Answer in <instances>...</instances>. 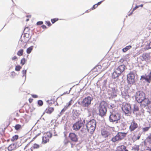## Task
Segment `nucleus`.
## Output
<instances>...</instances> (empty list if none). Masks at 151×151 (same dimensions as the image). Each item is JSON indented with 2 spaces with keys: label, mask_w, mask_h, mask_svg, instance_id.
<instances>
[{
  "label": "nucleus",
  "mask_w": 151,
  "mask_h": 151,
  "mask_svg": "<svg viewBox=\"0 0 151 151\" xmlns=\"http://www.w3.org/2000/svg\"><path fill=\"white\" fill-rule=\"evenodd\" d=\"M121 118V114L116 111H113L109 116V121L111 122L118 123Z\"/></svg>",
  "instance_id": "f257e3e1"
},
{
  "label": "nucleus",
  "mask_w": 151,
  "mask_h": 151,
  "mask_svg": "<svg viewBox=\"0 0 151 151\" xmlns=\"http://www.w3.org/2000/svg\"><path fill=\"white\" fill-rule=\"evenodd\" d=\"M143 100L139 103L140 104V106L143 108L147 106L148 108L151 111V101H150L148 98L146 97Z\"/></svg>",
  "instance_id": "f03ea898"
},
{
  "label": "nucleus",
  "mask_w": 151,
  "mask_h": 151,
  "mask_svg": "<svg viewBox=\"0 0 151 151\" xmlns=\"http://www.w3.org/2000/svg\"><path fill=\"white\" fill-rule=\"evenodd\" d=\"M127 134V133L119 132L115 137L112 138L111 140L113 142L120 141L126 137Z\"/></svg>",
  "instance_id": "7ed1b4c3"
},
{
  "label": "nucleus",
  "mask_w": 151,
  "mask_h": 151,
  "mask_svg": "<svg viewBox=\"0 0 151 151\" xmlns=\"http://www.w3.org/2000/svg\"><path fill=\"white\" fill-rule=\"evenodd\" d=\"M140 80H145L146 82L150 83L151 81V70H148L147 73L145 75L141 76Z\"/></svg>",
  "instance_id": "20e7f679"
},
{
  "label": "nucleus",
  "mask_w": 151,
  "mask_h": 151,
  "mask_svg": "<svg viewBox=\"0 0 151 151\" xmlns=\"http://www.w3.org/2000/svg\"><path fill=\"white\" fill-rule=\"evenodd\" d=\"M135 75L133 72H130L127 75V80L128 83L130 84L135 83Z\"/></svg>",
  "instance_id": "39448f33"
},
{
  "label": "nucleus",
  "mask_w": 151,
  "mask_h": 151,
  "mask_svg": "<svg viewBox=\"0 0 151 151\" xmlns=\"http://www.w3.org/2000/svg\"><path fill=\"white\" fill-rule=\"evenodd\" d=\"M146 97L145 93L143 91H137L135 94V99L137 102L139 103L141 101L144 99Z\"/></svg>",
  "instance_id": "423d86ee"
},
{
  "label": "nucleus",
  "mask_w": 151,
  "mask_h": 151,
  "mask_svg": "<svg viewBox=\"0 0 151 151\" xmlns=\"http://www.w3.org/2000/svg\"><path fill=\"white\" fill-rule=\"evenodd\" d=\"M122 109L125 114H131V106L129 104H125L122 106Z\"/></svg>",
  "instance_id": "0eeeda50"
},
{
  "label": "nucleus",
  "mask_w": 151,
  "mask_h": 151,
  "mask_svg": "<svg viewBox=\"0 0 151 151\" xmlns=\"http://www.w3.org/2000/svg\"><path fill=\"white\" fill-rule=\"evenodd\" d=\"M93 121V119L90 120L87 124L86 126L88 131L91 134H93L94 131V123Z\"/></svg>",
  "instance_id": "6e6552de"
},
{
  "label": "nucleus",
  "mask_w": 151,
  "mask_h": 151,
  "mask_svg": "<svg viewBox=\"0 0 151 151\" xmlns=\"http://www.w3.org/2000/svg\"><path fill=\"white\" fill-rule=\"evenodd\" d=\"M92 99H93L90 96L85 98L81 102L82 106L84 107H88L91 104V101Z\"/></svg>",
  "instance_id": "1a4fd4ad"
},
{
  "label": "nucleus",
  "mask_w": 151,
  "mask_h": 151,
  "mask_svg": "<svg viewBox=\"0 0 151 151\" xmlns=\"http://www.w3.org/2000/svg\"><path fill=\"white\" fill-rule=\"evenodd\" d=\"M101 133L102 136L106 138L111 135V132L109 129L104 127L101 129Z\"/></svg>",
  "instance_id": "9d476101"
},
{
  "label": "nucleus",
  "mask_w": 151,
  "mask_h": 151,
  "mask_svg": "<svg viewBox=\"0 0 151 151\" xmlns=\"http://www.w3.org/2000/svg\"><path fill=\"white\" fill-rule=\"evenodd\" d=\"M52 136V133L50 132H47L46 135L42 137V143L44 144L49 142L50 139L51 138Z\"/></svg>",
  "instance_id": "9b49d317"
},
{
  "label": "nucleus",
  "mask_w": 151,
  "mask_h": 151,
  "mask_svg": "<svg viewBox=\"0 0 151 151\" xmlns=\"http://www.w3.org/2000/svg\"><path fill=\"white\" fill-rule=\"evenodd\" d=\"M83 124L81 121L76 122L73 125V129L77 131L79 129L83 126Z\"/></svg>",
  "instance_id": "f8f14e48"
},
{
  "label": "nucleus",
  "mask_w": 151,
  "mask_h": 151,
  "mask_svg": "<svg viewBox=\"0 0 151 151\" xmlns=\"http://www.w3.org/2000/svg\"><path fill=\"white\" fill-rule=\"evenodd\" d=\"M138 127L137 124L134 120L131 122L129 127V130L130 132L134 130Z\"/></svg>",
  "instance_id": "ddd939ff"
},
{
  "label": "nucleus",
  "mask_w": 151,
  "mask_h": 151,
  "mask_svg": "<svg viewBox=\"0 0 151 151\" xmlns=\"http://www.w3.org/2000/svg\"><path fill=\"white\" fill-rule=\"evenodd\" d=\"M117 89L114 88H111L109 91V94L112 98L116 97L117 95Z\"/></svg>",
  "instance_id": "4468645a"
},
{
  "label": "nucleus",
  "mask_w": 151,
  "mask_h": 151,
  "mask_svg": "<svg viewBox=\"0 0 151 151\" xmlns=\"http://www.w3.org/2000/svg\"><path fill=\"white\" fill-rule=\"evenodd\" d=\"M68 137L73 142H76L78 141V136L74 133H70Z\"/></svg>",
  "instance_id": "2eb2a0df"
},
{
  "label": "nucleus",
  "mask_w": 151,
  "mask_h": 151,
  "mask_svg": "<svg viewBox=\"0 0 151 151\" xmlns=\"http://www.w3.org/2000/svg\"><path fill=\"white\" fill-rule=\"evenodd\" d=\"M141 136V134L139 133H137L134 132L133 133V135L132 137V139L134 142H135L139 139L140 137Z\"/></svg>",
  "instance_id": "dca6fc26"
},
{
  "label": "nucleus",
  "mask_w": 151,
  "mask_h": 151,
  "mask_svg": "<svg viewBox=\"0 0 151 151\" xmlns=\"http://www.w3.org/2000/svg\"><path fill=\"white\" fill-rule=\"evenodd\" d=\"M125 66L124 65H122L119 66L116 70L120 74L124 71L125 70Z\"/></svg>",
  "instance_id": "f3484780"
},
{
  "label": "nucleus",
  "mask_w": 151,
  "mask_h": 151,
  "mask_svg": "<svg viewBox=\"0 0 151 151\" xmlns=\"http://www.w3.org/2000/svg\"><path fill=\"white\" fill-rule=\"evenodd\" d=\"M107 106V104L106 102L104 101H102L100 104L99 108L106 109V107Z\"/></svg>",
  "instance_id": "a211bd4d"
},
{
  "label": "nucleus",
  "mask_w": 151,
  "mask_h": 151,
  "mask_svg": "<svg viewBox=\"0 0 151 151\" xmlns=\"http://www.w3.org/2000/svg\"><path fill=\"white\" fill-rule=\"evenodd\" d=\"M54 109L53 107L48 106L46 109L45 112L47 114H50L54 111Z\"/></svg>",
  "instance_id": "6ab92c4d"
},
{
  "label": "nucleus",
  "mask_w": 151,
  "mask_h": 151,
  "mask_svg": "<svg viewBox=\"0 0 151 151\" xmlns=\"http://www.w3.org/2000/svg\"><path fill=\"white\" fill-rule=\"evenodd\" d=\"M116 151H128L126 147L124 145L119 146L117 148Z\"/></svg>",
  "instance_id": "aec40b11"
},
{
  "label": "nucleus",
  "mask_w": 151,
  "mask_h": 151,
  "mask_svg": "<svg viewBox=\"0 0 151 151\" xmlns=\"http://www.w3.org/2000/svg\"><path fill=\"white\" fill-rule=\"evenodd\" d=\"M106 111V109L99 108V114L101 116H103L105 115Z\"/></svg>",
  "instance_id": "412c9836"
},
{
  "label": "nucleus",
  "mask_w": 151,
  "mask_h": 151,
  "mask_svg": "<svg viewBox=\"0 0 151 151\" xmlns=\"http://www.w3.org/2000/svg\"><path fill=\"white\" fill-rule=\"evenodd\" d=\"M120 74L117 71L115 70V71L113 72L112 76V77L114 79H115L118 78L120 75Z\"/></svg>",
  "instance_id": "4be33fe9"
},
{
  "label": "nucleus",
  "mask_w": 151,
  "mask_h": 151,
  "mask_svg": "<svg viewBox=\"0 0 151 151\" xmlns=\"http://www.w3.org/2000/svg\"><path fill=\"white\" fill-rule=\"evenodd\" d=\"M54 97L55 96H54L53 98L52 97L50 100L47 101V103L50 105V106L55 103V98Z\"/></svg>",
  "instance_id": "5701e85b"
},
{
  "label": "nucleus",
  "mask_w": 151,
  "mask_h": 151,
  "mask_svg": "<svg viewBox=\"0 0 151 151\" xmlns=\"http://www.w3.org/2000/svg\"><path fill=\"white\" fill-rule=\"evenodd\" d=\"M16 148V145L14 144H11L8 147V150L10 151L14 150Z\"/></svg>",
  "instance_id": "b1692460"
},
{
  "label": "nucleus",
  "mask_w": 151,
  "mask_h": 151,
  "mask_svg": "<svg viewBox=\"0 0 151 151\" xmlns=\"http://www.w3.org/2000/svg\"><path fill=\"white\" fill-rule=\"evenodd\" d=\"M101 66L100 65H98L95 67V72H100L101 69Z\"/></svg>",
  "instance_id": "393cba45"
},
{
  "label": "nucleus",
  "mask_w": 151,
  "mask_h": 151,
  "mask_svg": "<svg viewBox=\"0 0 151 151\" xmlns=\"http://www.w3.org/2000/svg\"><path fill=\"white\" fill-rule=\"evenodd\" d=\"M139 107L138 106L137 104H134L133 112L134 113L135 112L139 111Z\"/></svg>",
  "instance_id": "a878e982"
},
{
  "label": "nucleus",
  "mask_w": 151,
  "mask_h": 151,
  "mask_svg": "<svg viewBox=\"0 0 151 151\" xmlns=\"http://www.w3.org/2000/svg\"><path fill=\"white\" fill-rule=\"evenodd\" d=\"M19 138V136L17 135H15L12 137L11 139V141L12 142H14L17 140Z\"/></svg>",
  "instance_id": "bb28decb"
},
{
  "label": "nucleus",
  "mask_w": 151,
  "mask_h": 151,
  "mask_svg": "<svg viewBox=\"0 0 151 151\" xmlns=\"http://www.w3.org/2000/svg\"><path fill=\"white\" fill-rule=\"evenodd\" d=\"M131 48L132 46L130 45L127 46L125 48L123 49L122 51L124 52H125Z\"/></svg>",
  "instance_id": "cd10ccee"
},
{
  "label": "nucleus",
  "mask_w": 151,
  "mask_h": 151,
  "mask_svg": "<svg viewBox=\"0 0 151 151\" xmlns=\"http://www.w3.org/2000/svg\"><path fill=\"white\" fill-rule=\"evenodd\" d=\"M23 50L22 49H21L17 52V55L19 56H22L23 55Z\"/></svg>",
  "instance_id": "c85d7f7f"
},
{
  "label": "nucleus",
  "mask_w": 151,
  "mask_h": 151,
  "mask_svg": "<svg viewBox=\"0 0 151 151\" xmlns=\"http://www.w3.org/2000/svg\"><path fill=\"white\" fill-rule=\"evenodd\" d=\"M109 65V63L107 62H105L102 64V67L104 68H107Z\"/></svg>",
  "instance_id": "c756f323"
},
{
  "label": "nucleus",
  "mask_w": 151,
  "mask_h": 151,
  "mask_svg": "<svg viewBox=\"0 0 151 151\" xmlns=\"http://www.w3.org/2000/svg\"><path fill=\"white\" fill-rule=\"evenodd\" d=\"M33 46H31L28 48L27 50V52L28 54H29L33 49Z\"/></svg>",
  "instance_id": "7c9ffc66"
},
{
  "label": "nucleus",
  "mask_w": 151,
  "mask_h": 151,
  "mask_svg": "<svg viewBox=\"0 0 151 151\" xmlns=\"http://www.w3.org/2000/svg\"><path fill=\"white\" fill-rule=\"evenodd\" d=\"M15 129L17 130H18L22 128V126L19 124H16L14 127Z\"/></svg>",
  "instance_id": "2f4dec72"
},
{
  "label": "nucleus",
  "mask_w": 151,
  "mask_h": 151,
  "mask_svg": "<svg viewBox=\"0 0 151 151\" xmlns=\"http://www.w3.org/2000/svg\"><path fill=\"white\" fill-rule=\"evenodd\" d=\"M32 148L33 149H38L40 147V145L36 143H35L33 144Z\"/></svg>",
  "instance_id": "473e14b6"
},
{
  "label": "nucleus",
  "mask_w": 151,
  "mask_h": 151,
  "mask_svg": "<svg viewBox=\"0 0 151 151\" xmlns=\"http://www.w3.org/2000/svg\"><path fill=\"white\" fill-rule=\"evenodd\" d=\"M26 61V60L24 58L22 59L21 60L20 63L22 65H23L25 63Z\"/></svg>",
  "instance_id": "72a5a7b5"
},
{
  "label": "nucleus",
  "mask_w": 151,
  "mask_h": 151,
  "mask_svg": "<svg viewBox=\"0 0 151 151\" xmlns=\"http://www.w3.org/2000/svg\"><path fill=\"white\" fill-rule=\"evenodd\" d=\"M150 127H146L142 128V130L143 132H146L148 131L150 129Z\"/></svg>",
  "instance_id": "f704fd0d"
},
{
  "label": "nucleus",
  "mask_w": 151,
  "mask_h": 151,
  "mask_svg": "<svg viewBox=\"0 0 151 151\" xmlns=\"http://www.w3.org/2000/svg\"><path fill=\"white\" fill-rule=\"evenodd\" d=\"M37 104L40 106H41L43 105V102L41 100H39L37 101Z\"/></svg>",
  "instance_id": "c9c22d12"
},
{
  "label": "nucleus",
  "mask_w": 151,
  "mask_h": 151,
  "mask_svg": "<svg viewBox=\"0 0 151 151\" xmlns=\"http://www.w3.org/2000/svg\"><path fill=\"white\" fill-rule=\"evenodd\" d=\"M59 20L58 18H56L51 19V22L52 24L55 23L56 22L58 21Z\"/></svg>",
  "instance_id": "e433bc0d"
},
{
  "label": "nucleus",
  "mask_w": 151,
  "mask_h": 151,
  "mask_svg": "<svg viewBox=\"0 0 151 151\" xmlns=\"http://www.w3.org/2000/svg\"><path fill=\"white\" fill-rule=\"evenodd\" d=\"M22 68L21 66L19 65H18L16 66L15 70L17 71H19L20 70V69Z\"/></svg>",
  "instance_id": "4c0bfd02"
},
{
  "label": "nucleus",
  "mask_w": 151,
  "mask_h": 151,
  "mask_svg": "<svg viewBox=\"0 0 151 151\" xmlns=\"http://www.w3.org/2000/svg\"><path fill=\"white\" fill-rule=\"evenodd\" d=\"M139 7V6H135V7H134V8L133 9H132V12H131L129 14V16H130V15L132 13V12L134 11L135 10H136V9H137Z\"/></svg>",
  "instance_id": "58836bf2"
},
{
  "label": "nucleus",
  "mask_w": 151,
  "mask_h": 151,
  "mask_svg": "<svg viewBox=\"0 0 151 151\" xmlns=\"http://www.w3.org/2000/svg\"><path fill=\"white\" fill-rule=\"evenodd\" d=\"M45 23L49 27L50 26L52 25V24L49 21H46L45 22Z\"/></svg>",
  "instance_id": "ea45409f"
},
{
  "label": "nucleus",
  "mask_w": 151,
  "mask_h": 151,
  "mask_svg": "<svg viewBox=\"0 0 151 151\" xmlns=\"http://www.w3.org/2000/svg\"><path fill=\"white\" fill-rule=\"evenodd\" d=\"M68 107V106L66 105L65 106L63 109L61 110V113L65 111V110L67 109Z\"/></svg>",
  "instance_id": "a19ab883"
},
{
  "label": "nucleus",
  "mask_w": 151,
  "mask_h": 151,
  "mask_svg": "<svg viewBox=\"0 0 151 151\" xmlns=\"http://www.w3.org/2000/svg\"><path fill=\"white\" fill-rule=\"evenodd\" d=\"M148 141L150 144H151V134L148 137Z\"/></svg>",
  "instance_id": "79ce46f5"
},
{
  "label": "nucleus",
  "mask_w": 151,
  "mask_h": 151,
  "mask_svg": "<svg viewBox=\"0 0 151 151\" xmlns=\"http://www.w3.org/2000/svg\"><path fill=\"white\" fill-rule=\"evenodd\" d=\"M16 75V73L14 72H12L11 73V77L12 78H14Z\"/></svg>",
  "instance_id": "37998d69"
},
{
  "label": "nucleus",
  "mask_w": 151,
  "mask_h": 151,
  "mask_svg": "<svg viewBox=\"0 0 151 151\" xmlns=\"http://www.w3.org/2000/svg\"><path fill=\"white\" fill-rule=\"evenodd\" d=\"M43 24V22L42 21H39L37 23V25H42Z\"/></svg>",
  "instance_id": "c03bdc74"
},
{
  "label": "nucleus",
  "mask_w": 151,
  "mask_h": 151,
  "mask_svg": "<svg viewBox=\"0 0 151 151\" xmlns=\"http://www.w3.org/2000/svg\"><path fill=\"white\" fill-rule=\"evenodd\" d=\"M22 73L23 76H26L27 71L26 70H23L22 71Z\"/></svg>",
  "instance_id": "a18cd8bd"
},
{
  "label": "nucleus",
  "mask_w": 151,
  "mask_h": 151,
  "mask_svg": "<svg viewBox=\"0 0 151 151\" xmlns=\"http://www.w3.org/2000/svg\"><path fill=\"white\" fill-rule=\"evenodd\" d=\"M72 101H70L68 103H67L66 106L68 107L71 105L72 104Z\"/></svg>",
  "instance_id": "49530a36"
},
{
  "label": "nucleus",
  "mask_w": 151,
  "mask_h": 151,
  "mask_svg": "<svg viewBox=\"0 0 151 151\" xmlns=\"http://www.w3.org/2000/svg\"><path fill=\"white\" fill-rule=\"evenodd\" d=\"M70 93V91H66L65 92H64L63 94H62L61 96H62V95H65L66 94H69Z\"/></svg>",
  "instance_id": "de8ad7c7"
},
{
  "label": "nucleus",
  "mask_w": 151,
  "mask_h": 151,
  "mask_svg": "<svg viewBox=\"0 0 151 151\" xmlns=\"http://www.w3.org/2000/svg\"><path fill=\"white\" fill-rule=\"evenodd\" d=\"M102 2V1H100V2H98L97 3V4H95V6L96 5V7H97L99 5H100L101 4Z\"/></svg>",
  "instance_id": "09e8293b"
},
{
  "label": "nucleus",
  "mask_w": 151,
  "mask_h": 151,
  "mask_svg": "<svg viewBox=\"0 0 151 151\" xmlns=\"http://www.w3.org/2000/svg\"><path fill=\"white\" fill-rule=\"evenodd\" d=\"M12 60H15L17 59V58L16 56H14L12 58Z\"/></svg>",
  "instance_id": "8fccbe9b"
},
{
  "label": "nucleus",
  "mask_w": 151,
  "mask_h": 151,
  "mask_svg": "<svg viewBox=\"0 0 151 151\" xmlns=\"http://www.w3.org/2000/svg\"><path fill=\"white\" fill-rule=\"evenodd\" d=\"M32 97L36 98L38 97V96L36 95L33 94L32 95Z\"/></svg>",
  "instance_id": "3c124183"
},
{
  "label": "nucleus",
  "mask_w": 151,
  "mask_h": 151,
  "mask_svg": "<svg viewBox=\"0 0 151 151\" xmlns=\"http://www.w3.org/2000/svg\"><path fill=\"white\" fill-rule=\"evenodd\" d=\"M33 100V99L31 98H30L29 99V101L30 103H32V102Z\"/></svg>",
  "instance_id": "603ef678"
},
{
  "label": "nucleus",
  "mask_w": 151,
  "mask_h": 151,
  "mask_svg": "<svg viewBox=\"0 0 151 151\" xmlns=\"http://www.w3.org/2000/svg\"><path fill=\"white\" fill-rule=\"evenodd\" d=\"M26 151H33V148L32 147L29 148L27 150H26Z\"/></svg>",
  "instance_id": "864d4df0"
},
{
  "label": "nucleus",
  "mask_w": 151,
  "mask_h": 151,
  "mask_svg": "<svg viewBox=\"0 0 151 151\" xmlns=\"http://www.w3.org/2000/svg\"><path fill=\"white\" fill-rule=\"evenodd\" d=\"M41 27L43 29H45L47 28V27H46V26L44 25H42L41 26Z\"/></svg>",
  "instance_id": "5fc2aeb1"
},
{
  "label": "nucleus",
  "mask_w": 151,
  "mask_h": 151,
  "mask_svg": "<svg viewBox=\"0 0 151 151\" xmlns=\"http://www.w3.org/2000/svg\"><path fill=\"white\" fill-rule=\"evenodd\" d=\"M144 112H145L144 110L143 109H142V110H141V114H144Z\"/></svg>",
  "instance_id": "6e6d98bb"
},
{
  "label": "nucleus",
  "mask_w": 151,
  "mask_h": 151,
  "mask_svg": "<svg viewBox=\"0 0 151 151\" xmlns=\"http://www.w3.org/2000/svg\"><path fill=\"white\" fill-rule=\"evenodd\" d=\"M73 116H74L75 118H76L78 116V115H75V113L73 114Z\"/></svg>",
  "instance_id": "4d7b16f0"
},
{
  "label": "nucleus",
  "mask_w": 151,
  "mask_h": 151,
  "mask_svg": "<svg viewBox=\"0 0 151 151\" xmlns=\"http://www.w3.org/2000/svg\"><path fill=\"white\" fill-rule=\"evenodd\" d=\"M149 47L150 48H151V42H150L148 45Z\"/></svg>",
  "instance_id": "13d9d810"
},
{
  "label": "nucleus",
  "mask_w": 151,
  "mask_h": 151,
  "mask_svg": "<svg viewBox=\"0 0 151 151\" xmlns=\"http://www.w3.org/2000/svg\"><path fill=\"white\" fill-rule=\"evenodd\" d=\"M143 4H141V5H139V7H143Z\"/></svg>",
  "instance_id": "bf43d9fd"
},
{
  "label": "nucleus",
  "mask_w": 151,
  "mask_h": 151,
  "mask_svg": "<svg viewBox=\"0 0 151 151\" xmlns=\"http://www.w3.org/2000/svg\"><path fill=\"white\" fill-rule=\"evenodd\" d=\"M28 145V144H27L26 146H25V148H24V149H26L27 146V145Z\"/></svg>",
  "instance_id": "052dcab7"
},
{
  "label": "nucleus",
  "mask_w": 151,
  "mask_h": 151,
  "mask_svg": "<svg viewBox=\"0 0 151 151\" xmlns=\"http://www.w3.org/2000/svg\"><path fill=\"white\" fill-rule=\"evenodd\" d=\"M93 8H94V5L93 6Z\"/></svg>",
  "instance_id": "680f3d73"
},
{
  "label": "nucleus",
  "mask_w": 151,
  "mask_h": 151,
  "mask_svg": "<svg viewBox=\"0 0 151 151\" xmlns=\"http://www.w3.org/2000/svg\"><path fill=\"white\" fill-rule=\"evenodd\" d=\"M95 129L96 128V123H95Z\"/></svg>",
  "instance_id": "e2e57ef3"
},
{
  "label": "nucleus",
  "mask_w": 151,
  "mask_h": 151,
  "mask_svg": "<svg viewBox=\"0 0 151 151\" xmlns=\"http://www.w3.org/2000/svg\"><path fill=\"white\" fill-rule=\"evenodd\" d=\"M149 151H151V148L150 149Z\"/></svg>",
  "instance_id": "0e129e2a"
},
{
  "label": "nucleus",
  "mask_w": 151,
  "mask_h": 151,
  "mask_svg": "<svg viewBox=\"0 0 151 151\" xmlns=\"http://www.w3.org/2000/svg\"><path fill=\"white\" fill-rule=\"evenodd\" d=\"M37 137V136H36L34 138H33V139H35L36 137Z\"/></svg>",
  "instance_id": "69168bd1"
},
{
  "label": "nucleus",
  "mask_w": 151,
  "mask_h": 151,
  "mask_svg": "<svg viewBox=\"0 0 151 151\" xmlns=\"http://www.w3.org/2000/svg\"><path fill=\"white\" fill-rule=\"evenodd\" d=\"M141 114H139V115H140Z\"/></svg>",
  "instance_id": "338daca9"
}]
</instances>
